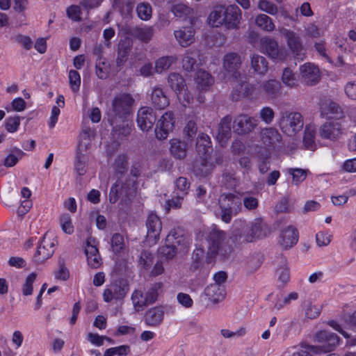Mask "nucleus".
I'll return each instance as SVG.
<instances>
[{"instance_id": "f257e3e1", "label": "nucleus", "mask_w": 356, "mask_h": 356, "mask_svg": "<svg viewBox=\"0 0 356 356\" xmlns=\"http://www.w3.org/2000/svg\"><path fill=\"white\" fill-rule=\"evenodd\" d=\"M196 149L200 159L195 161L193 172L197 177L205 178L212 172L214 168V164L209 154L211 146L208 135L204 134L198 135Z\"/></svg>"}, {"instance_id": "f03ea898", "label": "nucleus", "mask_w": 356, "mask_h": 356, "mask_svg": "<svg viewBox=\"0 0 356 356\" xmlns=\"http://www.w3.org/2000/svg\"><path fill=\"white\" fill-rule=\"evenodd\" d=\"M241 19L239 8L235 5L216 6L208 17V23L213 27L224 25L228 29L237 28Z\"/></svg>"}, {"instance_id": "7ed1b4c3", "label": "nucleus", "mask_w": 356, "mask_h": 356, "mask_svg": "<svg viewBox=\"0 0 356 356\" xmlns=\"http://www.w3.org/2000/svg\"><path fill=\"white\" fill-rule=\"evenodd\" d=\"M316 338L318 341L325 343V344L317 346L302 344V349L294 351L291 356H312L310 355L311 353L318 355L330 352L339 343L337 335L326 330L318 332L316 335Z\"/></svg>"}, {"instance_id": "20e7f679", "label": "nucleus", "mask_w": 356, "mask_h": 356, "mask_svg": "<svg viewBox=\"0 0 356 356\" xmlns=\"http://www.w3.org/2000/svg\"><path fill=\"white\" fill-rule=\"evenodd\" d=\"M188 245V240L177 229H173L166 236L165 245L159 249V253L167 259H171L175 256L178 248L181 250Z\"/></svg>"}, {"instance_id": "39448f33", "label": "nucleus", "mask_w": 356, "mask_h": 356, "mask_svg": "<svg viewBox=\"0 0 356 356\" xmlns=\"http://www.w3.org/2000/svg\"><path fill=\"white\" fill-rule=\"evenodd\" d=\"M221 218L225 222H229L233 216L242 209V200L234 194H222L219 198Z\"/></svg>"}, {"instance_id": "423d86ee", "label": "nucleus", "mask_w": 356, "mask_h": 356, "mask_svg": "<svg viewBox=\"0 0 356 356\" xmlns=\"http://www.w3.org/2000/svg\"><path fill=\"white\" fill-rule=\"evenodd\" d=\"M168 82L177 95L179 103L184 106H189L193 102V97L187 89L184 79L178 73H171Z\"/></svg>"}, {"instance_id": "0eeeda50", "label": "nucleus", "mask_w": 356, "mask_h": 356, "mask_svg": "<svg viewBox=\"0 0 356 356\" xmlns=\"http://www.w3.org/2000/svg\"><path fill=\"white\" fill-rule=\"evenodd\" d=\"M279 124L285 134L294 136L302 130L304 122L300 113L286 111L281 114Z\"/></svg>"}, {"instance_id": "6e6552de", "label": "nucleus", "mask_w": 356, "mask_h": 356, "mask_svg": "<svg viewBox=\"0 0 356 356\" xmlns=\"http://www.w3.org/2000/svg\"><path fill=\"white\" fill-rule=\"evenodd\" d=\"M259 51L271 59L282 62L286 60L289 56L285 47L280 46L275 40L267 36L261 38Z\"/></svg>"}, {"instance_id": "1a4fd4ad", "label": "nucleus", "mask_w": 356, "mask_h": 356, "mask_svg": "<svg viewBox=\"0 0 356 356\" xmlns=\"http://www.w3.org/2000/svg\"><path fill=\"white\" fill-rule=\"evenodd\" d=\"M134 102L133 97L126 93L116 95L112 103V110L108 113V118H126L130 112V108Z\"/></svg>"}, {"instance_id": "9d476101", "label": "nucleus", "mask_w": 356, "mask_h": 356, "mask_svg": "<svg viewBox=\"0 0 356 356\" xmlns=\"http://www.w3.org/2000/svg\"><path fill=\"white\" fill-rule=\"evenodd\" d=\"M160 284H154L145 291L136 289L131 294V301L136 311L143 309L146 305L154 303L158 298Z\"/></svg>"}, {"instance_id": "9b49d317", "label": "nucleus", "mask_w": 356, "mask_h": 356, "mask_svg": "<svg viewBox=\"0 0 356 356\" xmlns=\"http://www.w3.org/2000/svg\"><path fill=\"white\" fill-rule=\"evenodd\" d=\"M136 173L128 179L120 181L115 184L111 188L109 194L110 202L114 204L119 199L120 196L129 197L136 193Z\"/></svg>"}, {"instance_id": "f8f14e48", "label": "nucleus", "mask_w": 356, "mask_h": 356, "mask_svg": "<svg viewBox=\"0 0 356 356\" xmlns=\"http://www.w3.org/2000/svg\"><path fill=\"white\" fill-rule=\"evenodd\" d=\"M57 244V240L52 232H46L40 240L37 250L34 254V260L36 263H42L50 258Z\"/></svg>"}, {"instance_id": "ddd939ff", "label": "nucleus", "mask_w": 356, "mask_h": 356, "mask_svg": "<svg viewBox=\"0 0 356 356\" xmlns=\"http://www.w3.org/2000/svg\"><path fill=\"white\" fill-rule=\"evenodd\" d=\"M243 233L239 236L242 242H252L266 236L267 226L261 218H256L243 227Z\"/></svg>"}, {"instance_id": "4468645a", "label": "nucleus", "mask_w": 356, "mask_h": 356, "mask_svg": "<svg viewBox=\"0 0 356 356\" xmlns=\"http://www.w3.org/2000/svg\"><path fill=\"white\" fill-rule=\"evenodd\" d=\"M278 31L280 35L285 38L287 46L294 56L297 59L302 60L305 57V54L302 52L303 46L299 35L284 27H279Z\"/></svg>"}, {"instance_id": "2eb2a0df", "label": "nucleus", "mask_w": 356, "mask_h": 356, "mask_svg": "<svg viewBox=\"0 0 356 356\" xmlns=\"http://www.w3.org/2000/svg\"><path fill=\"white\" fill-rule=\"evenodd\" d=\"M343 134L344 128L341 120H329L319 129V136L322 138L332 141L340 139Z\"/></svg>"}, {"instance_id": "dca6fc26", "label": "nucleus", "mask_w": 356, "mask_h": 356, "mask_svg": "<svg viewBox=\"0 0 356 356\" xmlns=\"http://www.w3.org/2000/svg\"><path fill=\"white\" fill-rule=\"evenodd\" d=\"M175 115L172 111L165 112L157 121L155 129L156 137L159 140L167 138L175 127Z\"/></svg>"}, {"instance_id": "f3484780", "label": "nucleus", "mask_w": 356, "mask_h": 356, "mask_svg": "<svg viewBox=\"0 0 356 356\" xmlns=\"http://www.w3.org/2000/svg\"><path fill=\"white\" fill-rule=\"evenodd\" d=\"M301 80L307 86H314L321 79V71L317 65L312 63H305L299 67Z\"/></svg>"}, {"instance_id": "a211bd4d", "label": "nucleus", "mask_w": 356, "mask_h": 356, "mask_svg": "<svg viewBox=\"0 0 356 356\" xmlns=\"http://www.w3.org/2000/svg\"><path fill=\"white\" fill-rule=\"evenodd\" d=\"M147 241L149 245H154L159 239L162 223L159 217L154 213H150L146 220Z\"/></svg>"}, {"instance_id": "6ab92c4d", "label": "nucleus", "mask_w": 356, "mask_h": 356, "mask_svg": "<svg viewBox=\"0 0 356 356\" xmlns=\"http://www.w3.org/2000/svg\"><path fill=\"white\" fill-rule=\"evenodd\" d=\"M128 291L129 288L127 284L115 282L106 286L103 292V299L106 302L120 300L126 296Z\"/></svg>"}, {"instance_id": "aec40b11", "label": "nucleus", "mask_w": 356, "mask_h": 356, "mask_svg": "<svg viewBox=\"0 0 356 356\" xmlns=\"http://www.w3.org/2000/svg\"><path fill=\"white\" fill-rule=\"evenodd\" d=\"M97 245L98 242L95 238L88 237L86 239L85 254L88 266L92 268H98L102 263Z\"/></svg>"}, {"instance_id": "412c9836", "label": "nucleus", "mask_w": 356, "mask_h": 356, "mask_svg": "<svg viewBox=\"0 0 356 356\" xmlns=\"http://www.w3.org/2000/svg\"><path fill=\"white\" fill-rule=\"evenodd\" d=\"M156 120L153 109L149 106L141 107L137 113V124L143 131L150 130Z\"/></svg>"}, {"instance_id": "4be33fe9", "label": "nucleus", "mask_w": 356, "mask_h": 356, "mask_svg": "<svg viewBox=\"0 0 356 356\" xmlns=\"http://www.w3.org/2000/svg\"><path fill=\"white\" fill-rule=\"evenodd\" d=\"M321 117L330 120H341L343 118L342 109L334 102L324 101L320 106Z\"/></svg>"}, {"instance_id": "5701e85b", "label": "nucleus", "mask_w": 356, "mask_h": 356, "mask_svg": "<svg viewBox=\"0 0 356 356\" xmlns=\"http://www.w3.org/2000/svg\"><path fill=\"white\" fill-rule=\"evenodd\" d=\"M257 119L243 114L235 118L233 128L239 134H248L257 127Z\"/></svg>"}, {"instance_id": "b1692460", "label": "nucleus", "mask_w": 356, "mask_h": 356, "mask_svg": "<svg viewBox=\"0 0 356 356\" xmlns=\"http://www.w3.org/2000/svg\"><path fill=\"white\" fill-rule=\"evenodd\" d=\"M241 63V56L236 53H229L224 56L223 68L234 79H237L240 76L238 70Z\"/></svg>"}, {"instance_id": "393cba45", "label": "nucleus", "mask_w": 356, "mask_h": 356, "mask_svg": "<svg viewBox=\"0 0 356 356\" xmlns=\"http://www.w3.org/2000/svg\"><path fill=\"white\" fill-rule=\"evenodd\" d=\"M261 94L259 86L248 83H238L234 86L232 95L233 99L238 100L241 97L257 96Z\"/></svg>"}, {"instance_id": "a878e982", "label": "nucleus", "mask_w": 356, "mask_h": 356, "mask_svg": "<svg viewBox=\"0 0 356 356\" xmlns=\"http://www.w3.org/2000/svg\"><path fill=\"white\" fill-rule=\"evenodd\" d=\"M298 241V230L294 227L289 225L281 231L278 243L283 249H289L293 247Z\"/></svg>"}, {"instance_id": "bb28decb", "label": "nucleus", "mask_w": 356, "mask_h": 356, "mask_svg": "<svg viewBox=\"0 0 356 356\" xmlns=\"http://www.w3.org/2000/svg\"><path fill=\"white\" fill-rule=\"evenodd\" d=\"M225 238V234L223 232L220 231L216 228H213L209 234V240L207 241L208 246V254L211 257H214L217 254H220V243L221 241Z\"/></svg>"}, {"instance_id": "cd10ccee", "label": "nucleus", "mask_w": 356, "mask_h": 356, "mask_svg": "<svg viewBox=\"0 0 356 356\" xmlns=\"http://www.w3.org/2000/svg\"><path fill=\"white\" fill-rule=\"evenodd\" d=\"M174 36L180 46L187 47L195 41V31L192 26H184L175 30Z\"/></svg>"}, {"instance_id": "c85d7f7f", "label": "nucleus", "mask_w": 356, "mask_h": 356, "mask_svg": "<svg viewBox=\"0 0 356 356\" xmlns=\"http://www.w3.org/2000/svg\"><path fill=\"white\" fill-rule=\"evenodd\" d=\"M164 312V309L161 306L148 309L144 316L145 324L149 327L159 326L163 320Z\"/></svg>"}, {"instance_id": "c756f323", "label": "nucleus", "mask_w": 356, "mask_h": 356, "mask_svg": "<svg viewBox=\"0 0 356 356\" xmlns=\"http://www.w3.org/2000/svg\"><path fill=\"white\" fill-rule=\"evenodd\" d=\"M169 152L170 155L178 160H183L187 156L188 144L178 138H172L169 140Z\"/></svg>"}, {"instance_id": "7c9ffc66", "label": "nucleus", "mask_w": 356, "mask_h": 356, "mask_svg": "<svg viewBox=\"0 0 356 356\" xmlns=\"http://www.w3.org/2000/svg\"><path fill=\"white\" fill-rule=\"evenodd\" d=\"M109 121L113 127L114 134H118L119 137H126L131 134L133 124L127 118L110 119Z\"/></svg>"}, {"instance_id": "2f4dec72", "label": "nucleus", "mask_w": 356, "mask_h": 356, "mask_svg": "<svg viewBox=\"0 0 356 356\" xmlns=\"http://www.w3.org/2000/svg\"><path fill=\"white\" fill-rule=\"evenodd\" d=\"M250 68L254 74L264 76L268 70V62L264 56L253 54L250 56Z\"/></svg>"}, {"instance_id": "473e14b6", "label": "nucleus", "mask_w": 356, "mask_h": 356, "mask_svg": "<svg viewBox=\"0 0 356 356\" xmlns=\"http://www.w3.org/2000/svg\"><path fill=\"white\" fill-rule=\"evenodd\" d=\"M231 117L226 116L222 119L218 126L216 139L219 141L221 145H224L227 143V140L231 137Z\"/></svg>"}, {"instance_id": "72a5a7b5", "label": "nucleus", "mask_w": 356, "mask_h": 356, "mask_svg": "<svg viewBox=\"0 0 356 356\" xmlns=\"http://www.w3.org/2000/svg\"><path fill=\"white\" fill-rule=\"evenodd\" d=\"M281 135L274 128H266L261 131V140L268 147H275L280 143Z\"/></svg>"}, {"instance_id": "f704fd0d", "label": "nucleus", "mask_w": 356, "mask_h": 356, "mask_svg": "<svg viewBox=\"0 0 356 356\" xmlns=\"http://www.w3.org/2000/svg\"><path fill=\"white\" fill-rule=\"evenodd\" d=\"M95 136V131L90 127L82 129L79 135L76 152L86 153L91 145V141Z\"/></svg>"}, {"instance_id": "c9c22d12", "label": "nucleus", "mask_w": 356, "mask_h": 356, "mask_svg": "<svg viewBox=\"0 0 356 356\" xmlns=\"http://www.w3.org/2000/svg\"><path fill=\"white\" fill-rule=\"evenodd\" d=\"M204 295L211 302L217 304L224 299V289L218 284H211L204 289Z\"/></svg>"}, {"instance_id": "e433bc0d", "label": "nucleus", "mask_w": 356, "mask_h": 356, "mask_svg": "<svg viewBox=\"0 0 356 356\" xmlns=\"http://www.w3.org/2000/svg\"><path fill=\"white\" fill-rule=\"evenodd\" d=\"M150 96L152 104L156 108L163 109L167 107L170 103L163 90L159 87L153 88Z\"/></svg>"}, {"instance_id": "4c0bfd02", "label": "nucleus", "mask_w": 356, "mask_h": 356, "mask_svg": "<svg viewBox=\"0 0 356 356\" xmlns=\"http://www.w3.org/2000/svg\"><path fill=\"white\" fill-rule=\"evenodd\" d=\"M154 34V29L153 26L146 25L136 27L132 31L133 36L145 43L149 42L152 39Z\"/></svg>"}, {"instance_id": "58836bf2", "label": "nucleus", "mask_w": 356, "mask_h": 356, "mask_svg": "<svg viewBox=\"0 0 356 356\" xmlns=\"http://www.w3.org/2000/svg\"><path fill=\"white\" fill-rule=\"evenodd\" d=\"M195 80L197 88L201 90H207L214 82L213 77L207 72L202 70L196 72Z\"/></svg>"}, {"instance_id": "ea45409f", "label": "nucleus", "mask_w": 356, "mask_h": 356, "mask_svg": "<svg viewBox=\"0 0 356 356\" xmlns=\"http://www.w3.org/2000/svg\"><path fill=\"white\" fill-rule=\"evenodd\" d=\"M316 132V129L314 124L306 126L303 137V143L305 147L308 149L314 150L316 147V145L314 141Z\"/></svg>"}, {"instance_id": "a19ab883", "label": "nucleus", "mask_w": 356, "mask_h": 356, "mask_svg": "<svg viewBox=\"0 0 356 356\" xmlns=\"http://www.w3.org/2000/svg\"><path fill=\"white\" fill-rule=\"evenodd\" d=\"M281 80L287 87L295 88L298 86V78L289 67H285L282 73Z\"/></svg>"}, {"instance_id": "79ce46f5", "label": "nucleus", "mask_w": 356, "mask_h": 356, "mask_svg": "<svg viewBox=\"0 0 356 356\" xmlns=\"http://www.w3.org/2000/svg\"><path fill=\"white\" fill-rule=\"evenodd\" d=\"M276 276L279 282L285 284L290 280V273L287 261L285 259H282L279 266L276 270Z\"/></svg>"}, {"instance_id": "37998d69", "label": "nucleus", "mask_w": 356, "mask_h": 356, "mask_svg": "<svg viewBox=\"0 0 356 356\" xmlns=\"http://www.w3.org/2000/svg\"><path fill=\"white\" fill-rule=\"evenodd\" d=\"M177 58L173 56H163L155 62V70L157 73H162L168 70L175 63Z\"/></svg>"}, {"instance_id": "c03bdc74", "label": "nucleus", "mask_w": 356, "mask_h": 356, "mask_svg": "<svg viewBox=\"0 0 356 356\" xmlns=\"http://www.w3.org/2000/svg\"><path fill=\"white\" fill-rule=\"evenodd\" d=\"M88 156L86 154L76 152L74 169L79 175L83 176L86 173L88 168Z\"/></svg>"}, {"instance_id": "a18cd8bd", "label": "nucleus", "mask_w": 356, "mask_h": 356, "mask_svg": "<svg viewBox=\"0 0 356 356\" xmlns=\"http://www.w3.org/2000/svg\"><path fill=\"white\" fill-rule=\"evenodd\" d=\"M255 23L257 26L266 32H272L275 28L272 19L264 14L257 15L255 19Z\"/></svg>"}, {"instance_id": "49530a36", "label": "nucleus", "mask_w": 356, "mask_h": 356, "mask_svg": "<svg viewBox=\"0 0 356 356\" xmlns=\"http://www.w3.org/2000/svg\"><path fill=\"white\" fill-rule=\"evenodd\" d=\"M96 74L101 79H106L109 74L110 65L107 60L99 58L96 62Z\"/></svg>"}, {"instance_id": "de8ad7c7", "label": "nucleus", "mask_w": 356, "mask_h": 356, "mask_svg": "<svg viewBox=\"0 0 356 356\" xmlns=\"http://www.w3.org/2000/svg\"><path fill=\"white\" fill-rule=\"evenodd\" d=\"M280 84L275 79H270L265 81L262 86H259L260 90L269 95H275L280 90Z\"/></svg>"}, {"instance_id": "09e8293b", "label": "nucleus", "mask_w": 356, "mask_h": 356, "mask_svg": "<svg viewBox=\"0 0 356 356\" xmlns=\"http://www.w3.org/2000/svg\"><path fill=\"white\" fill-rule=\"evenodd\" d=\"M112 251L118 254L121 253L125 248L124 236L120 234L113 235L111 241Z\"/></svg>"}, {"instance_id": "8fccbe9b", "label": "nucleus", "mask_w": 356, "mask_h": 356, "mask_svg": "<svg viewBox=\"0 0 356 356\" xmlns=\"http://www.w3.org/2000/svg\"><path fill=\"white\" fill-rule=\"evenodd\" d=\"M196 54L191 51H187L182 58V67L187 72H191L195 69L196 65Z\"/></svg>"}, {"instance_id": "3c124183", "label": "nucleus", "mask_w": 356, "mask_h": 356, "mask_svg": "<svg viewBox=\"0 0 356 356\" xmlns=\"http://www.w3.org/2000/svg\"><path fill=\"white\" fill-rule=\"evenodd\" d=\"M136 12L138 17L144 21H147L152 17V9L148 3H140L137 6Z\"/></svg>"}, {"instance_id": "603ef678", "label": "nucleus", "mask_w": 356, "mask_h": 356, "mask_svg": "<svg viewBox=\"0 0 356 356\" xmlns=\"http://www.w3.org/2000/svg\"><path fill=\"white\" fill-rule=\"evenodd\" d=\"M190 188V183L185 177H179L175 181V189L174 193L177 195L179 194L181 196L187 195Z\"/></svg>"}, {"instance_id": "864d4df0", "label": "nucleus", "mask_w": 356, "mask_h": 356, "mask_svg": "<svg viewBox=\"0 0 356 356\" xmlns=\"http://www.w3.org/2000/svg\"><path fill=\"white\" fill-rule=\"evenodd\" d=\"M60 225L65 234H72L74 232V226L70 214L63 213L60 216Z\"/></svg>"}, {"instance_id": "5fc2aeb1", "label": "nucleus", "mask_w": 356, "mask_h": 356, "mask_svg": "<svg viewBox=\"0 0 356 356\" xmlns=\"http://www.w3.org/2000/svg\"><path fill=\"white\" fill-rule=\"evenodd\" d=\"M68 79L71 90L73 92H77L81 86V76L79 73L74 70H71L69 71Z\"/></svg>"}, {"instance_id": "6e6d98bb", "label": "nucleus", "mask_w": 356, "mask_h": 356, "mask_svg": "<svg viewBox=\"0 0 356 356\" xmlns=\"http://www.w3.org/2000/svg\"><path fill=\"white\" fill-rule=\"evenodd\" d=\"M26 102L21 97L15 98L10 105L5 107L7 112H22L26 109Z\"/></svg>"}, {"instance_id": "4d7b16f0", "label": "nucleus", "mask_w": 356, "mask_h": 356, "mask_svg": "<svg viewBox=\"0 0 356 356\" xmlns=\"http://www.w3.org/2000/svg\"><path fill=\"white\" fill-rule=\"evenodd\" d=\"M130 352V348L127 345H122L110 348L106 350L104 356H125Z\"/></svg>"}, {"instance_id": "13d9d810", "label": "nucleus", "mask_w": 356, "mask_h": 356, "mask_svg": "<svg viewBox=\"0 0 356 356\" xmlns=\"http://www.w3.org/2000/svg\"><path fill=\"white\" fill-rule=\"evenodd\" d=\"M24 155V153L21 149H15V153H11L6 157L3 163L4 165L8 168L13 167Z\"/></svg>"}, {"instance_id": "bf43d9fd", "label": "nucleus", "mask_w": 356, "mask_h": 356, "mask_svg": "<svg viewBox=\"0 0 356 356\" xmlns=\"http://www.w3.org/2000/svg\"><path fill=\"white\" fill-rule=\"evenodd\" d=\"M37 274L35 273H30L22 285V291L24 296H31L33 293V284L36 279Z\"/></svg>"}, {"instance_id": "052dcab7", "label": "nucleus", "mask_w": 356, "mask_h": 356, "mask_svg": "<svg viewBox=\"0 0 356 356\" xmlns=\"http://www.w3.org/2000/svg\"><path fill=\"white\" fill-rule=\"evenodd\" d=\"M332 234L329 231H321L316 235V242L318 246H327L332 240Z\"/></svg>"}, {"instance_id": "680f3d73", "label": "nucleus", "mask_w": 356, "mask_h": 356, "mask_svg": "<svg viewBox=\"0 0 356 356\" xmlns=\"http://www.w3.org/2000/svg\"><path fill=\"white\" fill-rule=\"evenodd\" d=\"M20 125L19 116L15 115L8 118L5 120L6 129L10 133H14L17 131Z\"/></svg>"}, {"instance_id": "e2e57ef3", "label": "nucleus", "mask_w": 356, "mask_h": 356, "mask_svg": "<svg viewBox=\"0 0 356 356\" xmlns=\"http://www.w3.org/2000/svg\"><path fill=\"white\" fill-rule=\"evenodd\" d=\"M259 8L271 15H275L278 12L277 7L273 3L266 0H260L258 3Z\"/></svg>"}, {"instance_id": "0e129e2a", "label": "nucleus", "mask_w": 356, "mask_h": 356, "mask_svg": "<svg viewBox=\"0 0 356 356\" xmlns=\"http://www.w3.org/2000/svg\"><path fill=\"white\" fill-rule=\"evenodd\" d=\"M172 11L178 17L188 16L192 13L191 8L183 3L175 5L172 8Z\"/></svg>"}, {"instance_id": "69168bd1", "label": "nucleus", "mask_w": 356, "mask_h": 356, "mask_svg": "<svg viewBox=\"0 0 356 356\" xmlns=\"http://www.w3.org/2000/svg\"><path fill=\"white\" fill-rule=\"evenodd\" d=\"M314 48H315L316 51L318 52V54H319V56L323 59H324L325 60H326L327 62H328L330 64H333L332 60L331 59L328 53L327 52V49L325 47V42L321 41L318 42H316L314 44Z\"/></svg>"}, {"instance_id": "338daca9", "label": "nucleus", "mask_w": 356, "mask_h": 356, "mask_svg": "<svg viewBox=\"0 0 356 356\" xmlns=\"http://www.w3.org/2000/svg\"><path fill=\"white\" fill-rule=\"evenodd\" d=\"M289 173L291 174L293 177V181L296 184H298L300 182L303 181L306 177H307V172L305 170L300 168H290L288 170Z\"/></svg>"}, {"instance_id": "774afa93", "label": "nucleus", "mask_w": 356, "mask_h": 356, "mask_svg": "<svg viewBox=\"0 0 356 356\" xmlns=\"http://www.w3.org/2000/svg\"><path fill=\"white\" fill-rule=\"evenodd\" d=\"M274 111L272 108L265 106L259 111V117L266 124H270L274 119Z\"/></svg>"}]
</instances>
